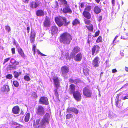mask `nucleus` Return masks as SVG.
<instances>
[{"label":"nucleus","mask_w":128,"mask_h":128,"mask_svg":"<svg viewBox=\"0 0 128 128\" xmlns=\"http://www.w3.org/2000/svg\"><path fill=\"white\" fill-rule=\"evenodd\" d=\"M125 71L127 72H128V67H126L125 68Z\"/></svg>","instance_id":"774afa93"},{"label":"nucleus","mask_w":128,"mask_h":128,"mask_svg":"<svg viewBox=\"0 0 128 128\" xmlns=\"http://www.w3.org/2000/svg\"><path fill=\"white\" fill-rule=\"evenodd\" d=\"M24 79L26 81L28 82L30 81V78L28 76H26L24 77Z\"/></svg>","instance_id":"79ce46f5"},{"label":"nucleus","mask_w":128,"mask_h":128,"mask_svg":"<svg viewBox=\"0 0 128 128\" xmlns=\"http://www.w3.org/2000/svg\"><path fill=\"white\" fill-rule=\"evenodd\" d=\"M11 51L12 54H15V48H12L11 49Z\"/></svg>","instance_id":"4d7b16f0"},{"label":"nucleus","mask_w":128,"mask_h":128,"mask_svg":"<svg viewBox=\"0 0 128 128\" xmlns=\"http://www.w3.org/2000/svg\"><path fill=\"white\" fill-rule=\"evenodd\" d=\"M100 32L99 30L96 32L95 34L93 36V37L94 38L98 36L99 35Z\"/></svg>","instance_id":"8fccbe9b"},{"label":"nucleus","mask_w":128,"mask_h":128,"mask_svg":"<svg viewBox=\"0 0 128 128\" xmlns=\"http://www.w3.org/2000/svg\"><path fill=\"white\" fill-rule=\"evenodd\" d=\"M30 26H28L27 28V30L28 31V34H29L30 32Z\"/></svg>","instance_id":"e2e57ef3"},{"label":"nucleus","mask_w":128,"mask_h":128,"mask_svg":"<svg viewBox=\"0 0 128 128\" xmlns=\"http://www.w3.org/2000/svg\"><path fill=\"white\" fill-rule=\"evenodd\" d=\"M79 111L78 110L74 107L72 108V112H74L76 114H77L78 113Z\"/></svg>","instance_id":"c9c22d12"},{"label":"nucleus","mask_w":128,"mask_h":128,"mask_svg":"<svg viewBox=\"0 0 128 128\" xmlns=\"http://www.w3.org/2000/svg\"><path fill=\"white\" fill-rule=\"evenodd\" d=\"M53 8L58 9V3L57 2H56L53 5Z\"/></svg>","instance_id":"a19ab883"},{"label":"nucleus","mask_w":128,"mask_h":128,"mask_svg":"<svg viewBox=\"0 0 128 128\" xmlns=\"http://www.w3.org/2000/svg\"><path fill=\"white\" fill-rule=\"evenodd\" d=\"M92 9V7L91 6H87L84 8V11L88 12H89L91 11Z\"/></svg>","instance_id":"2f4dec72"},{"label":"nucleus","mask_w":128,"mask_h":128,"mask_svg":"<svg viewBox=\"0 0 128 128\" xmlns=\"http://www.w3.org/2000/svg\"><path fill=\"white\" fill-rule=\"evenodd\" d=\"M72 39L71 35L67 32L61 34L60 37V42L64 44H70Z\"/></svg>","instance_id":"f257e3e1"},{"label":"nucleus","mask_w":128,"mask_h":128,"mask_svg":"<svg viewBox=\"0 0 128 128\" xmlns=\"http://www.w3.org/2000/svg\"><path fill=\"white\" fill-rule=\"evenodd\" d=\"M69 82L71 83H74V80H73L72 78H71L69 79Z\"/></svg>","instance_id":"5fc2aeb1"},{"label":"nucleus","mask_w":128,"mask_h":128,"mask_svg":"<svg viewBox=\"0 0 128 128\" xmlns=\"http://www.w3.org/2000/svg\"><path fill=\"white\" fill-rule=\"evenodd\" d=\"M80 24V22L78 19H76L74 20L72 22L73 26H75Z\"/></svg>","instance_id":"473e14b6"},{"label":"nucleus","mask_w":128,"mask_h":128,"mask_svg":"<svg viewBox=\"0 0 128 128\" xmlns=\"http://www.w3.org/2000/svg\"><path fill=\"white\" fill-rule=\"evenodd\" d=\"M37 52L38 54H40L41 56H46L43 54L41 53L39 50H38L37 51Z\"/></svg>","instance_id":"3c124183"},{"label":"nucleus","mask_w":128,"mask_h":128,"mask_svg":"<svg viewBox=\"0 0 128 128\" xmlns=\"http://www.w3.org/2000/svg\"><path fill=\"white\" fill-rule=\"evenodd\" d=\"M61 72L62 76L66 75L69 72L68 68L66 66H62L61 68Z\"/></svg>","instance_id":"6e6552de"},{"label":"nucleus","mask_w":128,"mask_h":128,"mask_svg":"<svg viewBox=\"0 0 128 128\" xmlns=\"http://www.w3.org/2000/svg\"><path fill=\"white\" fill-rule=\"evenodd\" d=\"M85 3L84 2H82L80 4V6L82 8H84V6Z\"/></svg>","instance_id":"bf43d9fd"},{"label":"nucleus","mask_w":128,"mask_h":128,"mask_svg":"<svg viewBox=\"0 0 128 128\" xmlns=\"http://www.w3.org/2000/svg\"><path fill=\"white\" fill-rule=\"evenodd\" d=\"M85 24L87 25H89L91 22V21L88 19H85L84 20Z\"/></svg>","instance_id":"a18cd8bd"},{"label":"nucleus","mask_w":128,"mask_h":128,"mask_svg":"<svg viewBox=\"0 0 128 128\" xmlns=\"http://www.w3.org/2000/svg\"><path fill=\"white\" fill-rule=\"evenodd\" d=\"M17 50L18 54L22 57L23 58H24L25 57V55L24 54V52L22 48H17Z\"/></svg>","instance_id":"a878e982"},{"label":"nucleus","mask_w":128,"mask_h":128,"mask_svg":"<svg viewBox=\"0 0 128 128\" xmlns=\"http://www.w3.org/2000/svg\"><path fill=\"white\" fill-rule=\"evenodd\" d=\"M32 97L33 98H38V96L37 95V94L34 93H33L32 95Z\"/></svg>","instance_id":"603ef678"},{"label":"nucleus","mask_w":128,"mask_h":128,"mask_svg":"<svg viewBox=\"0 0 128 128\" xmlns=\"http://www.w3.org/2000/svg\"><path fill=\"white\" fill-rule=\"evenodd\" d=\"M121 100H117L115 102V105L118 108H120L122 106V105L121 104Z\"/></svg>","instance_id":"7c9ffc66"},{"label":"nucleus","mask_w":128,"mask_h":128,"mask_svg":"<svg viewBox=\"0 0 128 128\" xmlns=\"http://www.w3.org/2000/svg\"><path fill=\"white\" fill-rule=\"evenodd\" d=\"M30 8H36L39 6V4L35 2L32 1L30 2L29 4Z\"/></svg>","instance_id":"2eb2a0df"},{"label":"nucleus","mask_w":128,"mask_h":128,"mask_svg":"<svg viewBox=\"0 0 128 128\" xmlns=\"http://www.w3.org/2000/svg\"><path fill=\"white\" fill-rule=\"evenodd\" d=\"M36 112L38 115L40 116H42L45 113L44 108L41 106H38L36 109Z\"/></svg>","instance_id":"423d86ee"},{"label":"nucleus","mask_w":128,"mask_h":128,"mask_svg":"<svg viewBox=\"0 0 128 128\" xmlns=\"http://www.w3.org/2000/svg\"><path fill=\"white\" fill-rule=\"evenodd\" d=\"M62 11L63 13L65 14L68 13L71 14L72 13V10L68 4L65 7L63 8Z\"/></svg>","instance_id":"4468645a"},{"label":"nucleus","mask_w":128,"mask_h":128,"mask_svg":"<svg viewBox=\"0 0 128 128\" xmlns=\"http://www.w3.org/2000/svg\"><path fill=\"white\" fill-rule=\"evenodd\" d=\"M102 19V16H100L98 18V20L99 22H100Z\"/></svg>","instance_id":"6e6d98bb"},{"label":"nucleus","mask_w":128,"mask_h":128,"mask_svg":"<svg viewBox=\"0 0 128 128\" xmlns=\"http://www.w3.org/2000/svg\"><path fill=\"white\" fill-rule=\"evenodd\" d=\"M122 93H120L118 94L117 95V96L116 97V98L117 99V100H119V97L121 95Z\"/></svg>","instance_id":"13d9d810"},{"label":"nucleus","mask_w":128,"mask_h":128,"mask_svg":"<svg viewBox=\"0 0 128 128\" xmlns=\"http://www.w3.org/2000/svg\"><path fill=\"white\" fill-rule=\"evenodd\" d=\"M29 0H26L24 2L25 3H26L27 4H28L29 3Z\"/></svg>","instance_id":"338daca9"},{"label":"nucleus","mask_w":128,"mask_h":128,"mask_svg":"<svg viewBox=\"0 0 128 128\" xmlns=\"http://www.w3.org/2000/svg\"><path fill=\"white\" fill-rule=\"evenodd\" d=\"M36 33L34 30H32L31 31L30 40L32 43H34L35 41L36 37Z\"/></svg>","instance_id":"f8f14e48"},{"label":"nucleus","mask_w":128,"mask_h":128,"mask_svg":"<svg viewBox=\"0 0 128 128\" xmlns=\"http://www.w3.org/2000/svg\"><path fill=\"white\" fill-rule=\"evenodd\" d=\"M62 19L63 20L64 22V26H67L70 23V21L67 22L66 18L64 17H62L60 16L59 17H56L55 19V21L59 27H60L63 25V23L62 20Z\"/></svg>","instance_id":"7ed1b4c3"},{"label":"nucleus","mask_w":128,"mask_h":128,"mask_svg":"<svg viewBox=\"0 0 128 128\" xmlns=\"http://www.w3.org/2000/svg\"><path fill=\"white\" fill-rule=\"evenodd\" d=\"M58 31V28L56 26H54L52 27L51 34L52 36L57 34Z\"/></svg>","instance_id":"412c9836"},{"label":"nucleus","mask_w":128,"mask_h":128,"mask_svg":"<svg viewBox=\"0 0 128 128\" xmlns=\"http://www.w3.org/2000/svg\"><path fill=\"white\" fill-rule=\"evenodd\" d=\"M53 80L54 82V86L56 88V89L54 90V94L56 98L59 100V96L58 90L59 88L61 87L60 80L58 78L57 76L54 77L53 78Z\"/></svg>","instance_id":"f03ea898"},{"label":"nucleus","mask_w":128,"mask_h":128,"mask_svg":"<svg viewBox=\"0 0 128 128\" xmlns=\"http://www.w3.org/2000/svg\"><path fill=\"white\" fill-rule=\"evenodd\" d=\"M100 47L98 45H94L92 49V53L93 56H94L95 53L97 54L99 53L100 50Z\"/></svg>","instance_id":"1a4fd4ad"},{"label":"nucleus","mask_w":128,"mask_h":128,"mask_svg":"<svg viewBox=\"0 0 128 128\" xmlns=\"http://www.w3.org/2000/svg\"><path fill=\"white\" fill-rule=\"evenodd\" d=\"M10 59V58H8L4 59V60L3 64L4 65L6 63L8 62Z\"/></svg>","instance_id":"09e8293b"},{"label":"nucleus","mask_w":128,"mask_h":128,"mask_svg":"<svg viewBox=\"0 0 128 128\" xmlns=\"http://www.w3.org/2000/svg\"><path fill=\"white\" fill-rule=\"evenodd\" d=\"M74 98L78 102L80 101L81 99L82 96L81 93L78 90H77L72 94Z\"/></svg>","instance_id":"0eeeda50"},{"label":"nucleus","mask_w":128,"mask_h":128,"mask_svg":"<svg viewBox=\"0 0 128 128\" xmlns=\"http://www.w3.org/2000/svg\"><path fill=\"white\" fill-rule=\"evenodd\" d=\"M72 108H69L66 110V112L68 113L72 112Z\"/></svg>","instance_id":"49530a36"},{"label":"nucleus","mask_w":128,"mask_h":128,"mask_svg":"<svg viewBox=\"0 0 128 128\" xmlns=\"http://www.w3.org/2000/svg\"><path fill=\"white\" fill-rule=\"evenodd\" d=\"M82 15L84 18L90 20L91 18V14L88 12L84 11Z\"/></svg>","instance_id":"f3484780"},{"label":"nucleus","mask_w":128,"mask_h":128,"mask_svg":"<svg viewBox=\"0 0 128 128\" xmlns=\"http://www.w3.org/2000/svg\"><path fill=\"white\" fill-rule=\"evenodd\" d=\"M12 112L14 114H18L20 112V109L19 106H16L12 108Z\"/></svg>","instance_id":"4be33fe9"},{"label":"nucleus","mask_w":128,"mask_h":128,"mask_svg":"<svg viewBox=\"0 0 128 128\" xmlns=\"http://www.w3.org/2000/svg\"><path fill=\"white\" fill-rule=\"evenodd\" d=\"M73 116L71 114H67L66 116V119L67 120H70V118H72Z\"/></svg>","instance_id":"e433bc0d"},{"label":"nucleus","mask_w":128,"mask_h":128,"mask_svg":"<svg viewBox=\"0 0 128 128\" xmlns=\"http://www.w3.org/2000/svg\"><path fill=\"white\" fill-rule=\"evenodd\" d=\"M90 70L87 67H84L83 68V72L84 74L86 76H87L89 75V72Z\"/></svg>","instance_id":"cd10ccee"},{"label":"nucleus","mask_w":128,"mask_h":128,"mask_svg":"<svg viewBox=\"0 0 128 128\" xmlns=\"http://www.w3.org/2000/svg\"><path fill=\"white\" fill-rule=\"evenodd\" d=\"M82 56L81 53L77 54L74 58V60L76 62H78L80 61L82 58Z\"/></svg>","instance_id":"a211bd4d"},{"label":"nucleus","mask_w":128,"mask_h":128,"mask_svg":"<svg viewBox=\"0 0 128 128\" xmlns=\"http://www.w3.org/2000/svg\"><path fill=\"white\" fill-rule=\"evenodd\" d=\"M10 91L9 87L6 85H4L2 88V91L5 92H8Z\"/></svg>","instance_id":"bb28decb"},{"label":"nucleus","mask_w":128,"mask_h":128,"mask_svg":"<svg viewBox=\"0 0 128 128\" xmlns=\"http://www.w3.org/2000/svg\"><path fill=\"white\" fill-rule=\"evenodd\" d=\"M80 50V49L78 46L75 47L72 50V52L74 54V56H75L76 54L79 52Z\"/></svg>","instance_id":"393cba45"},{"label":"nucleus","mask_w":128,"mask_h":128,"mask_svg":"<svg viewBox=\"0 0 128 128\" xmlns=\"http://www.w3.org/2000/svg\"><path fill=\"white\" fill-rule=\"evenodd\" d=\"M128 99V96H126L122 98L123 100H125L126 99Z\"/></svg>","instance_id":"680f3d73"},{"label":"nucleus","mask_w":128,"mask_h":128,"mask_svg":"<svg viewBox=\"0 0 128 128\" xmlns=\"http://www.w3.org/2000/svg\"><path fill=\"white\" fill-rule=\"evenodd\" d=\"M100 58L98 56L95 57L92 61V65L94 67H98L99 66Z\"/></svg>","instance_id":"9d476101"},{"label":"nucleus","mask_w":128,"mask_h":128,"mask_svg":"<svg viewBox=\"0 0 128 128\" xmlns=\"http://www.w3.org/2000/svg\"><path fill=\"white\" fill-rule=\"evenodd\" d=\"M76 86L74 84H72L69 86V94H72L75 92Z\"/></svg>","instance_id":"dca6fc26"},{"label":"nucleus","mask_w":128,"mask_h":128,"mask_svg":"<svg viewBox=\"0 0 128 128\" xmlns=\"http://www.w3.org/2000/svg\"><path fill=\"white\" fill-rule=\"evenodd\" d=\"M40 121V119L34 120L32 124L33 128H39L40 126V125L39 126Z\"/></svg>","instance_id":"ddd939ff"},{"label":"nucleus","mask_w":128,"mask_h":128,"mask_svg":"<svg viewBox=\"0 0 128 128\" xmlns=\"http://www.w3.org/2000/svg\"><path fill=\"white\" fill-rule=\"evenodd\" d=\"M50 117V114L48 113H46L41 121L40 122V126L44 127L46 126V124H49Z\"/></svg>","instance_id":"20e7f679"},{"label":"nucleus","mask_w":128,"mask_h":128,"mask_svg":"<svg viewBox=\"0 0 128 128\" xmlns=\"http://www.w3.org/2000/svg\"><path fill=\"white\" fill-rule=\"evenodd\" d=\"M75 84L76 85L78 84L81 82V80L78 78H77L74 80Z\"/></svg>","instance_id":"58836bf2"},{"label":"nucleus","mask_w":128,"mask_h":128,"mask_svg":"<svg viewBox=\"0 0 128 128\" xmlns=\"http://www.w3.org/2000/svg\"><path fill=\"white\" fill-rule=\"evenodd\" d=\"M103 42L102 38L101 36H99L96 41V43H100L102 42Z\"/></svg>","instance_id":"72a5a7b5"},{"label":"nucleus","mask_w":128,"mask_h":128,"mask_svg":"<svg viewBox=\"0 0 128 128\" xmlns=\"http://www.w3.org/2000/svg\"><path fill=\"white\" fill-rule=\"evenodd\" d=\"M39 102L42 104L48 105L49 104L48 98L45 97H41L39 100Z\"/></svg>","instance_id":"9b49d317"},{"label":"nucleus","mask_w":128,"mask_h":128,"mask_svg":"<svg viewBox=\"0 0 128 128\" xmlns=\"http://www.w3.org/2000/svg\"><path fill=\"white\" fill-rule=\"evenodd\" d=\"M19 64V62L18 61H15L14 63L13 64V65L12 66H10V68L8 67V70H10L12 69L16 70L17 68L16 66L18 65Z\"/></svg>","instance_id":"6ab92c4d"},{"label":"nucleus","mask_w":128,"mask_h":128,"mask_svg":"<svg viewBox=\"0 0 128 128\" xmlns=\"http://www.w3.org/2000/svg\"><path fill=\"white\" fill-rule=\"evenodd\" d=\"M22 74V73L21 72H18L16 71L14 72V77L16 79H18L19 76L21 75Z\"/></svg>","instance_id":"c85d7f7f"},{"label":"nucleus","mask_w":128,"mask_h":128,"mask_svg":"<svg viewBox=\"0 0 128 128\" xmlns=\"http://www.w3.org/2000/svg\"><path fill=\"white\" fill-rule=\"evenodd\" d=\"M83 93L86 98H90L92 96V92L90 88L87 87H86L83 89Z\"/></svg>","instance_id":"39448f33"},{"label":"nucleus","mask_w":128,"mask_h":128,"mask_svg":"<svg viewBox=\"0 0 128 128\" xmlns=\"http://www.w3.org/2000/svg\"><path fill=\"white\" fill-rule=\"evenodd\" d=\"M112 72L113 73H114L117 72V70L116 69H114L112 70Z\"/></svg>","instance_id":"69168bd1"},{"label":"nucleus","mask_w":128,"mask_h":128,"mask_svg":"<svg viewBox=\"0 0 128 128\" xmlns=\"http://www.w3.org/2000/svg\"><path fill=\"white\" fill-rule=\"evenodd\" d=\"M94 13L96 14H100L102 11L101 8L98 6H96L94 7Z\"/></svg>","instance_id":"5701e85b"},{"label":"nucleus","mask_w":128,"mask_h":128,"mask_svg":"<svg viewBox=\"0 0 128 128\" xmlns=\"http://www.w3.org/2000/svg\"><path fill=\"white\" fill-rule=\"evenodd\" d=\"M13 78V76L12 74H8L6 76V78L7 79L11 80Z\"/></svg>","instance_id":"ea45409f"},{"label":"nucleus","mask_w":128,"mask_h":128,"mask_svg":"<svg viewBox=\"0 0 128 128\" xmlns=\"http://www.w3.org/2000/svg\"><path fill=\"white\" fill-rule=\"evenodd\" d=\"M36 46H33L32 48V51L33 52L34 54L35 55L36 54Z\"/></svg>","instance_id":"864d4df0"},{"label":"nucleus","mask_w":128,"mask_h":128,"mask_svg":"<svg viewBox=\"0 0 128 128\" xmlns=\"http://www.w3.org/2000/svg\"><path fill=\"white\" fill-rule=\"evenodd\" d=\"M13 84L14 87L18 88L19 85V83L17 81H14L13 82Z\"/></svg>","instance_id":"4c0bfd02"},{"label":"nucleus","mask_w":128,"mask_h":128,"mask_svg":"<svg viewBox=\"0 0 128 128\" xmlns=\"http://www.w3.org/2000/svg\"><path fill=\"white\" fill-rule=\"evenodd\" d=\"M115 3V0H112V4L113 6H114Z\"/></svg>","instance_id":"052dcab7"},{"label":"nucleus","mask_w":128,"mask_h":128,"mask_svg":"<svg viewBox=\"0 0 128 128\" xmlns=\"http://www.w3.org/2000/svg\"><path fill=\"white\" fill-rule=\"evenodd\" d=\"M58 1L62 3L64 5H67L68 2L66 0H58Z\"/></svg>","instance_id":"37998d69"},{"label":"nucleus","mask_w":128,"mask_h":128,"mask_svg":"<svg viewBox=\"0 0 128 128\" xmlns=\"http://www.w3.org/2000/svg\"><path fill=\"white\" fill-rule=\"evenodd\" d=\"M50 24V21L49 18L46 16L44 22V26L48 27Z\"/></svg>","instance_id":"aec40b11"},{"label":"nucleus","mask_w":128,"mask_h":128,"mask_svg":"<svg viewBox=\"0 0 128 128\" xmlns=\"http://www.w3.org/2000/svg\"><path fill=\"white\" fill-rule=\"evenodd\" d=\"M36 15L38 16L41 17L44 16V11L40 10H37L36 13Z\"/></svg>","instance_id":"b1692460"},{"label":"nucleus","mask_w":128,"mask_h":128,"mask_svg":"<svg viewBox=\"0 0 128 128\" xmlns=\"http://www.w3.org/2000/svg\"><path fill=\"white\" fill-rule=\"evenodd\" d=\"M23 126L22 125H19L18 126H17L16 128H22Z\"/></svg>","instance_id":"0e129e2a"},{"label":"nucleus","mask_w":128,"mask_h":128,"mask_svg":"<svg viewBox=\"0 0 128 128\" xmlns=\"http://www.w3.org/2000/svg\"><path fill=\"white\" fill-rule=\"evenodd\" d=\"M66 56L67 60H70L72 58L70 56L69 54L68 53L66 54Z\"/></svg>","instance_id":"de8ad7c7"},{"label":"nucleus","mask_w":128,"mask_h":128,"mask_svg":"<svg viewBox=\"0 0 128 128\" xmlns=\"http://www.w3.org/2000/svg\"><path fill=\"white\" fill-rule=\"evenodd\" d=\"M30 116V113H28L26 114L24 119V121L26 122H27L29 121Z\"/></svg>","instance_id":"c756f323"},{"label":"nucleus","mask_w":128,"mask_h":128,"mask_svg":"<svg viewBox=\"0 0 128 128\" xmlns=\"http://www.w3.org/2000/svg\"><path fill=\"white\" fill-rule=\"evenodd\" d=\"M86 27L90 32H92L93 31L94 27L92 24H91L89 26H87Z\"/></svg>","instance_id":"f704fd0d"},{"label":"nucleus","mask_w":128,"mask_h":128,"mask_svg":"<svg viewBox=\"0 0 128 128\" xmlns=\"http://www.w3.org/2000/svg\"><path fill=\"white\" fill-rule=\"evenodd\" d=\"M6 30H7L8 32H9L11 31L10 27L8 26H5Z\"/></svg>","instance_id":"c03bdc74"}]
</instances>
